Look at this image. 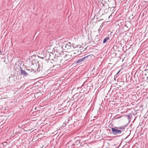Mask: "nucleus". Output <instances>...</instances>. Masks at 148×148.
<instances>
[{"label": "nucleus", "mask_w": 148, "mask_h": 148, "mask_svg": "<svg viewBox=\"0 0 148 148\" xmlns=\"http://www.w3.org/2000/svg\"><path fill=\"white\" fill-rule=\"evenodd\" d=\"M109 39H110V38L109 37H107V38H105L103 40V43H106L107 40H109Z\"/></svg>", "instance_id": "obj_6"}, {"label": "nucleus", "mask_w": 148, "mask_h": 148, "mask_svg": "<svg viewBox=\"0 0 148 148\" xmlns=\"http://www.w3.org/2000/svg\"><path fill=\"white\" fill-rule=\"evenodd\" d=\"M39 66L38 65V67L37 68V71H40V70H39V69H39Z\"/></svg>", "instance_id": "obj_12"}, {"label": "nucleus", "mask_w": 148, "mask_h": 148, "mask_svg": "<svg viewBox=\"0 0 148 148\" xmlns=\"http://www.w3.org/2000/svg\"><path fill=\"white\" fill-rule=\"evenodd\" d=\"M62 48L64 50L70 51L71 50L70 49H71V43L70 42H65L62 46Z\"/></svg>", "instance_id": "obj_2"}, {"label": "nucleus", "mask_w": 148, "mask_h": 148, "mask_svg": "<svg viewBox=\"0 0 148 148\" xmlns=\"http://www.w3.org/2000/svg\"><path fill=\"white\" fill-rule=\"evenodd\" d=\"M33 70V71H34V69H27V70L28 71H31L30 72H31L32 71V70Z\"/></svg>", "instance_id": "obj_11"}, {"label": "nucleus", "mask_w": 148, "mask_h": 148, "mask_svg": "<svg viewBox=\"0 0 148 148\" xmlns=\"http://www.w3.org/2000/svg\"><path fill=\"white\" fill-rule=\"evenodd\" d=\"M118 75V74H116L114 76V79L115 80H115L116 78L118 77V75Z\"/></svg>", "instance_id": "obj_10"}, {"label": "nucleus", "mask_w": 148, "mask_h": 148, "mask_svg": "<svg viewBox=\"0 0 148 148\" xmlns=\"http://www.w3.org/2000/svg\"><path fill=\"white\" fill-rule=\"evenodd\" d=\"M91 86V85L90 84H88L86 86V88L87 90H89L90 89Z\"/></svg>", "instance_id": "obj_5"}, {"label": "nucleus", "mask_w": 148, "mask_h": 148, "mask_svg": "<svg viewBox=\"0 0 148 148\" xmlns=\"http://www.w3.org/2000/svg\"><path fill=\"white\" fill-rule=\"evenodd\" d=\"M20 71L21 73V75L24 76H26L28 75V73L24 70L22 69H21Z\"/></svg>", "instance_id": "obj_3"}, {"label": "nucleus", "mask_w": 148, "mask_h": 148, "mask_svg": "<svg viewBox=\"0 0 148 148\" xmlns=\"http://www.w3.org/2000/svg\"><path fill=\"white\" fill-rule=\"evenodd\" d=\"M90 55H88V56H86V57H85L83 58H81L80 59L78 60L76 62V63L78 64V63H79L81 62L82 61H83L84 60V59L86 58H87Z\"/></svg>", "instance_id": "obj_4"}, {"label": "nucleus", "mask_w": 148, "mask_h": 148, "mask_svg": "<svg viewBox=\"0 0 148 148\" xmlns=\"http://www.w3.org/2000/svg\"><path fill=\"white\" fill-rule=\"evenodd\" d=\"M120 71H121V70L119 71L118 72V73H117V74H118L120 72Z\"/></svg>", "instance_id": "obj_13"}, {"label": "nucleus", "mask_w": 148, "mask_h": 148, "mask_svg": "<svg viewBox=\"0 0 148 148\" xmlns=\"http://www.w3.org/2000/svg\"><path fill=\"white\" fill-rule=\"evenodd\" d=\"M80 141L79 140H77L76 141V144L77 145V143H80Z\"/></svg>", "instance_id": "obj_9"}, {"label": "nucleus", "mask_w": 148, "mask_h": 148, "mask_svg": "<svg viewBox=\"0 0 148 148\" xmlns=\"http://www.w3.org/2000/svg\"><path fill=\"white\" fill-rule=\"evenodd\" d=\"M71 144H70V143H68L66 144V148H72V147H71Z\"/></svg>", "instance_id": "obj_7"}, {"label": "nucleus", "mask_w": 148, "mask_h": 148, "mask_svg": "<svg viewBox=\"0 0 148 148\" xmlns=\"http://www.w3.org/2000/svg\"><path fill=\"white\" fill-rule=\"evenodd\" d=\"M112 133L114 135L120 134L122 132L124 131L125 128L123 127H115L114 128H111Z\"/></svg>", "instance_id": "obj_1"}, {"label": "nucleus", "mask_w": 148, "mask_h": 148, "mask_svg": "<svg viewBox=\"0 0 148 148\" xmlns=\"http://www.w3.org/2000/svg\"><path fill=\"white\" fill-rule=\"evenodd\" d=\"M72 148H77V147H76V145L75 144H71V147Z\"/></svg>", "instance_id": "obj_8"}, {"label": "nucleus", "mask_w": 148, "mask_h": 148, "mask_svg": "<svg viewBox=\"0 0 148 148\" xmlns=\"http://www.w3.org/2000/svg\"><path fill=\"white\" fill-rule=\"evenodd\" d=\"M40 148H42V147H41Z\"/></svg>", "instance_id": "obj_14"}]
</instances>
